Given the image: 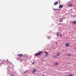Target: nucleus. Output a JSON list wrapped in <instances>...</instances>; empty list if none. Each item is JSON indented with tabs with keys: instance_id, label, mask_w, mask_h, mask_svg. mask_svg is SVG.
I'll return each instance as SVG.
<instances>
[{
	"instance_id": "obj_20",
	"label": "nucleus",
	"mask_w": 76,
	"mask_h": 76,
	"mask_svg": "<svg viewBox=\"0 0 76 76\" xmlns=\"http://www.w3.org/2000/svg\"><path fill=\"white\" fill-rule=\"evenodd\" d=\"M42 76H45V75H42Z\"/></svg>"
},
{
	"instance_id": "obj_12",
	"label": "nucleus",
	"mask_w": 76,
	"mask_h": 76,
	"mask_svg": "<svg viewBox=\"0 0 76 76\" xmlns=\"http://www.w3.org/2000/svg\"><path fill=\"white\" fill-rule=\"evenodd\" d=\"M67 55L68 56H71L70 54L69 53Z\"/></svg>"
},
{
	"instance_id": "obj_19",
	"label": "nucleus",
	"mask_w": 76,
	"mask_h": 76,
	"mask_svg": "<svg viewBox=\"0 0 76 76\" xmlns=\"http://www.w3.org/2000/svg\"><path fill=\"white\" fill-rule=\"evenodd\" d=\"M60 36H61V37H62V35H60Z\"/></svg>"
},
{
	"instance_id": "obj_10",
	"label": "nucleus",
	"mask_w": 76,
	"mask_h": 76,
	"mask_svg": "<svg viewBox=\"0 0 76 76\" xmlns=\"http://www.w3.org/2000/svg\"><path fill=\"white\" fill-rule=\"evenodd\" d=\"M55 64V65H56V66H57V65H58V63H56Z\"/></svg>"
},
{
	"instance_id": "obj_9",
	"label": "nucleus",
	"mask_w": 76,
	"mask_h": 76,
	"mask_svg": "<svg viewBox=\"0 0 76 76\" xmlns=\"http://www.w3.org/2000/svg\"><path fill=\"white\" fill-rule=\"evenodd\" d=\"M72 23L73 24H76V21H73Z\"/></svg>"
},
{
	"instance_id": "obj_8",
	"label": "nucleus",
	"mask_w": 76,
	"mask_h": 76,
	"mask_svg": "<svg viewBox=\"0 0 76 76\" xmlns=\"http://www.w3.org/2000/svg\"><path fill=\"white\" fill-rule=\"evenodd\" d=\"M59 8L60 9H61L62 7H63V6L62 5H60L59 7Z\"/></svg>"
},
{
	"instance_id": "obj_4",
	"label": "nucleus",
	"mask_w": 76,
	"mask_h": 76,
	"mask_svg": "<svg viewBox=\"0 0 76 76\" xmlns=\"http://www.w3.org/2000/svg\"><path fill=\"white\" fill-rule=\"evenodd\" d=\"M58 4V1H56L55 2H54V5H57V4Z\"/></svg>"
},
{
	"instance_id": "obj_15",
	"label": "nucleus",
	"mask_w": 76,
	"mask_h": 76,
	"mask_svg": "<svg viewBox=\"0 0 76 76\" xmlns=\"http://www.w3.org/2000/svg\"><path fill=\"white\" fill-rule=\"evenodd\" d=\"M53 57H54V58H55L56 57V56L54 55L53 56Z\"/></svg>"
},
{
	"instance_id": "obj_17",
	"label": "nucleus",
	"mask_w": 76,
	"mask_h": 76,
	"mask_svg": "<svg viewBox=\"0 0 76 76\" xmlns=\"http://www.w3.org/2000/svg\"><path fill=\"white\" fill-rule=\"evenodd\" d=\"M34 63H35V62H33L32 63V64H34Z\"/></svg>"
},
{
	"instance_id": "obj_16",
	"label": "nucleus",
	"mask_w": 76,
	"mask_h": 76,
	"mask_svg": "<svg viewBox=\"0 0 76 76\" xmlns=\"http://www.w3.org/2000/svg\"><path fill=\"white\" fill-rule=\"evenodd\" d=\"M54 9V10H57V9Z\"/></svg>"
},
{
	"instance_id": "obj_22",
	"label": "nucleus",
	"mask_w": 76,
	"mask_h": 76,
	"mask_svg": "<svg viewBox=\"0 0 76 76\" xmlns=\"http://www.w3.org/2000/svg\"><path fill=\"white\" fill-rule=\"evenodd\" d=\"M7 60V61H9V60L8 59V60Z\"/></svg>"
},
{
	"instance_id": "obj_2",
	"label": "nucleus",
	"mask_w": 76,
	"mask_h": 76,
	"mask_svg": "<svg viewBox=\"0 0 76 76\" xmlns=\"http://www.w3.org/2000/svg\"><path fill=\"white\" fill-rule=\"evenodd\" d=\"M65 46H66V47H69V46H70V44L69 43H66L65 44Z\"/></svg>"
},
{
	"instance_id": "obj_5",
	"label": "nucleus",
	"mask_w": 76,
	"mask_h": 76,
	"mask_svg": "<svg viewBox=\"0 0 76 76\" xmlns=\"http://www.w3.org/2000/svg\"><path fill=\"white\" fill-rule=\"evenodd\" d=\"M18 56L19 57H22V56H23V54H19L18 55Z\"/></svg>"
},
{
	"instance_id": "obj_23",
	"label": "nucleus",
	"mask_w": 76,
	"mask_h": 76,
	"mask_svg": "<svg viewBox=\"0 0 76 76\" xmlns=\"http://www.w3.org/2000/svg\"><path fill=\"white\" fill-rule=\"evenodd\" d=\"M75 10H76V9H75Z\"/></svg>"
},
{
	"instance_id": "obj_11",
	"label": "nucleus",
	"mask_w": 76,
	"mask_h": 76,
	"mask_svg": "<svg viewBox=\"0 0 76 76\" xmlns=\"http://www.w3.org/2000/svg\"><path fill=\"white\" fill-rule=\"evenodd\" d=\"M57 56H60V54L59 53H57Z\"/></svg>"
},
{
	"instance_id": "obj_6",
	"label": "nucleus",
	"mask_w": 76,
	"mask_h": 76,
	"mask_svg": "<svg viewBox=\"0 0 76 76\" xmlns=\"http://www.w3.org/2000/svg\"><path fill=\"white\" fill-rule=\"evenodd\" d=\"M72 4H68V6L69 7H72Z\"/></svg>"
},
{
	"instance_id": "obj_3",
	"label": "nucleus",
	"mask_w": 76,
	"mask_h": 76,
	"mask_svg": "<svg viewBox=\"0 0 76 76\" xmlns=\"http://www.w3.org/2000/svg\"><path fill=\"white\" fill-rule=\"evenodd\" d=\"M45 54L46 55H45V57H47V56H48V52L46 53Z\"/></svg>"
},
{
	"instance_id": "obj_21",
	"label": "nucleus",
	"mask_w": 76,
	"mask_h": 76,
	"mask_svg": "<svg viewBox=\"0 0 76 76\" xmlns=\"http://www.w3.org/2000/svg\"><path fill=\"white\" fill-rule=\"evenodd\" d=\"M75 49L76 50V47L75 48Z\"/></svg>"
},
{
	"instance_id": "obj_1",
	"label": "nucleus",
	"mask_w": 76,
	"mask_h": 76,
	"mask_svg": "<svg viewBox=\"0 0 76 76\" xmlns=\"http://www.w3.org/2000/svg\"><path fill=\"white\" fill-rule=\"evenodd\" d=\"M44 53L43 52H40L37 53L36 54V57H37L38 56H41V53Z\"/></svg>"
},
{
	"instance_id": "obj_18",
	"label": "nucleus",
	"mask_w": 76,
	"mask_h": 76,
	"mask_svg": "<svg viewBox=\"0 0 76 76\" xmlns=\"http://www.w3.org/2000/svg\"><path fill=\"white\" fill-rule=\"evenodd\" d=\"M62 22V20H60V22Z\"/></svg>"
},
{
	"instance_id": "obj_13",
	"label": "nucleus",
	"mask_w": 76,
	"mask_h": 76,
	"mask_svg": "<svg viewBox=\"0 0 76 76\" xmlns=\"http://www.w3.org/2000/svg\"><path fill=\"white\" fill-rule=\"evenodd\" d=\"M57 36H58V35H59V34L58 33H57Z\"/></svg>"
},
{
	"instance_id": "obj_14",
	"label": "nucleus",
	"mask_w": 76,
	"mask_h": 76,
	"mask_svg": "<svg viewBox=\"0 0 76 76\" xmlns=\"http://www.w3.org/2000/svg\"><path fill=\"white\" fill-rule=\"evenodd\" d=\"M68 76H73L72 74H69L68 75Z\"/></svg>"
},
{
	"instance_id": "obj_7",
	"label": "nucleus",
	"mask_w": 76,
	"mask_h": 76,
	"mask_svg": "<svg viewBox=\"0 0 76 76\" xmlns=\"http://www.w3.org/2000/svg\"><path fill=\"white\" fill-rule=\"evenodd\" d=\"M36 72V69H34L33 70V71H32V73H35V72Z\"/></svg>"
}]
</instances>
